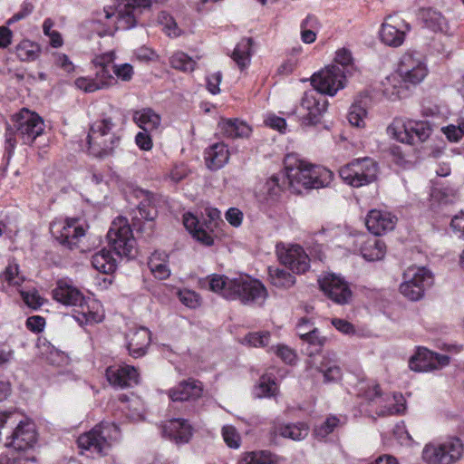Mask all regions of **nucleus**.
<instances>
[{"label":"nucleus","mask_w":464,"mask_h":464,"mask_svg":"<svg viewBox=\"0 0 464 464\" xmlns=\"http://www.w3.org/2000/svg\"><path fill=\"white\" fill-rule=\"evenodd\" d=\"M151 5L150 0H121L114 6L104 7L92 28L99 36L111 35L116 30H128L137 24L138 17Z\"/></svg>","instance_id":"1"},{"label":"nucleus","mask_w":464,"mask_h":464,"mask_svg":"<svg viewBox=\"0 0 464 464\" xmlns=\"http://www.w3.org/2000/svg\"><path fill=\"white\" fill-rule=\"evenodd\" d=\"M208 287L227 299H239L244 304H262L267 296L263 284L248 276L229 278L224 275L212 274L208 277Z\"/></svg>","instance_id":"2"},{"label":"nucleus","mask_w":464,"mask_h":464,"mask_svg":"<svg viewBox=\"0 0 464 464\" xmlns=\"http://www.w3.org/2000/svg\"><path fill=\"white\" fill-rule=\"evenodd\" d=\"M288 187L294 192H300L301 188H319L327 187L333 180L331 170L312 165L295 155H287L285 160V174Z\"/></svg>","instance_id":"3"},{"label":"nucleus","mask_w":464,"mask_h":464,"mask_svg":"<svg viewBox=\"0 0 464 464\" xmlns=\"http://www.w3.org/2000/svg\"><path fill=\"white\" fill-rule=\"evenodd\" d=\"M44 129V121L38 114L23 109L13 118V126L6 129L5 143L8 154H11L16 143L14 135L20 137L24 143L29 144L43 133Z\"/></svg>","instance_id":"4"},{"label":"nucleus","mask_w":464,"mask_h":464,"mask_svg":"<svg viewBox=\"0 0 464 464\" xmlns=\"http://www.w3.org/2000/svg\"><path fill=\"white\" fill-rule=\"evenodd\" d=\"M428 74V68L422 54L417 52H406L401 57L397 75H392L387 78V82L392 84L394 91L392 95L398 98L401 96V87H397V76L405 84L416 85L421 82Z\"/></svg>","instance_id":"5"},{"label":"nucleus","mask_w":464,"mask_h":464,"mask_svg":"<svg viewBox=\"0 0 464 464\" xmlns=\"http://www.w3.org/2000/svg\"><path fill=\"white\" fill-rule=\"evenodd\" d=\"M114 129L111 118H102L92 124L87 137L91 154L100 158L112 154L120 143V136Z\"/></svg>","instance_id":"6"},{"label":"nucleus","mask_w":464,"mask_h":464,"mask_svg":"<svg viewBox=\"0 0 464 464\" xmlns=\"http://www.w3.org/2000/svg\"><path fill=\"white\" fill-rule=\"evenodd\" d=\"M464 454V444L458 437H449L440 442L424 446L421 458L426 464H454Z\"/></svg>","instance_id":"7"},{"label":"nucleus","mask_w":464,"mask_h":464,"mask_svg":"<svg viewBox=\"0 0 464 464\" xmlns=\"http://www.w3.org/2000/svg\"><path fill=\"white\" fill-rule=\"evenodd\" d=\"M120 438L119 427L113 422H101L92 430L81 435L77 443L79 448L99 455H106L111 441Z\"/></svg>","instance_id":"8"},{"label":"nucleus","mask_w":464,"mask_h":464,"mask_svg":"<svg viewBox=\"0 0 464 464\" xmlns=\"http://www.w3.org/2000/svg\"><path fill=\"white\" fill-rule=\"evenodd\" d=\"M109 245L121 256L134 257L136 254V240L127 218H116L107 233Z\"/></svg>","instance_id":"9"},{"label":"nucleus","mask_w":464,"mask_h":464,"mask_svg":"<svg viewBox=\"0 0 464 464\" xmlns=\"http://www.w3.org/2000/svg\"><path fill=\"white\" fill-rule=\"evenodd\" d=\"M378 167L371 158L353 160L339 170L341 179L348 185L360 188L374 181L377 178Z\"/></svg>","instance_id":"10"},{"label":"nucleus","mask_w":464,"mask_h":464,"mask_svg":"<svg viewBox=\"0 0 464 464\" xmlns=\"http://www.w3.org/2000/svg\"><path fill=\"white\" fill-rule=\"evenodd\" d=\"M433 283L431 273L424 266H411L403 274L401 293L411 301H418Z\"/></svg>","instance_id":"11"},{"label":"nucleus","mask_w":464,"mask_h":464,"mask_svg":"<svg viewBox=\"0 0 464 464\" xmlns=\"http://www.w3.org/2000/svg\"><path fill=\"white\" fill-rule=\"evenodd\" d=\"M347 75L338 65H329L313 74L311 83L323 95L334 96L346 86Z\"/></svg>","instance_id":"12"},{"label":"nucleus","mask_w":464,"mask_h":464,"mask_svg":"<svg viewBox=\"0 0 464 464\" xmlns=\"http://www.w3.org/2000/svg\"><path fill=\"white\" fill-rule=\"evenodd\" d=\"M327 100L316 89L304 92L300 101L298 113L304 124H316L326 111Z\"/></svg>","instance_id":"13"},{"label":"nucleus","mask_w":464,"mask_h":464,"mask_svg":"<svg viewBox=\"0 0 464 464\" xmlns=\"http://www.w3.org/2000/svg\"><path fill=\"white\" fill-rule=\"evenodd\" d=\"M318 283L324 294L338 304H346L352 299L348 283L340 276L329 273L320 276Z\"/></svg>","instance_id":"14"},{"label":"nucleus","mask_w":464,"mask_h":464,"mask_svg":"<svg viewBox=\"0 0 464 464\" xmlns=\"http://www.w3.org/2000/svg\"><path fill=\"white\" fill-rule=\"evenodd\" d=\"M450 362V357L432 352L425 347H418L409 361V367L415 372H433L443 369Z\"/></svg>","instance_id":"15"},{"label":"nucleus","mask_w":464,"mask_h":464,"mask_svg":"<svg viewBox=\"0 0 464 464\" xmlns=\"http://www.w3.org/2000/svg\"><path fill=\"white\" fill-rule=\"evenodd\" d=\"M36 443V431L34 424L29 420H22L8 435L5 445L16 451L15 456H23L21 452L27 454Z\"/></svg>","instance_id":"16"},{"label":"nucleus","mask_w":464,"mask_h":464,"mask_svg":"<svg viewBox=\"0 0 464 464\" xmlns=\"http://www.w3.org/2000/svg\"><path fill=\"white\" fill-rule=\"evenodd\" d=\"M50 229L54 238L70 249L76 247L80 237L85 234L84 228L76 218L53 221Z\"/></svg>","instance_id":"17"},{"label":"nucleus","mask_w":464,"mask_h":464,"mask_svg":"<svg viewBox=\"0 0 464 464\" xmlns=\"http://www.w3.org/2000/svg\"><path fill=\"white\" fill-rule=\"evenodd\" d=\"M276 254L281 264L295 273L302 274L308 270L310 260L307 254L299 245L278 244Z\"/></svg>","instance_id":"18"},{"label":"nucleus","mask_w":464,"mask_h":464,"mask_svg":"<svg viewBox=\"0 0 464 464\" xmlns=\"http://www.w3.org/2000/svg\"><path fill=\"white\" fill-rule=\"evenodd\" d=\"M310 367L321 373L324 382H336L342 379L343 372L336 353L326 352L323 355L313 357Z\"/></svg>","instance_id":"19"},{"label":"nucleus","mask_w":464,"mask_h":464,"mask_svg":"<svg viewBox=\"0 0 464 464\" xmlns=\"http://www.w3.org/2000/svg\"><path fill=\"white\" fill-rule=\"evenodd\" d=\"M410 25L397 16L389 15L385 18L380 30L381 41L389 46H401L405 39Z\"/></svg>","instance_id":"20"},{"label":"nucleus","mask_w":464,"mask_h":464,"mask_svg":"<svg viewBox=\"0 0 464 464\" xmlns=\"http://www.w3.org/2000/svg\"><path fill=\"white\" fill-rule=\"evenodd\" d=\"M397 218L391 212L381 209H372L366 216L367 229L375 236H381L392 231L396 225Z\"/></svg>","instance_id":"21"},{"label":"nucleus","mask_w":464,"mask_h":464,"mask_svg":"<svg viewBox=\"0 0 464 464\" xmlns=\"http://www.w3.org/2000/svg\"><path fill=\"white\" fill-rule=\"evenodd\" d=\"M106 377L111 385L120 388L132 387L140 382L138 370L127 364L109 367Z\"/></svg>","instance_id":"22"},{"label":"nucleus","mask_w":464,"mask_h":464,"mask_svg":"<svg viewBox=\"0 0 464 464\" xmlns=\"http://www.w3.org/2000/svg\"><path fill=\"white\" fill-rule=\"evenodd\" d=\"M52 293L53 299L64 305L77 306L84 302L82 293L66 280L57 281Z\"/></svg>","instance_id":"23"},{"label":"nucleus","mask_w":464,"mask_h":464,"mask_svg":"<svg viewBox=\"0 0 464 464\" xmlns=\"http://www.w3.org/2000/svg\"><path fill=\"white\" fill-rule=\"evenodd\" d=\"M127 339V348L130 354L132 357L139 358L146 353L150 343V332L145 327L132 329L128 334Z\"/></svg>","instance_id":"24"},{"label":"nucleus","mask_w":464,"mask_h":464,"mask_svg":"<svg viewBox=\"0 0 464 464\" xmlns=\"http://www.w3.org/2000/svg\"><path fill=\"white\" fill-rule=\"evenodd\" d=\"M79 307L78 315L75 316L76 320L81 324L83 321L86 324H95L102 321L104 314L102 310V305L95 300L86 299L84 302L77 305Z\"/></svg>","instance_id":"25"},{"label":"nucleus","mask_w":464,"mask_h":464,"mask_svg":"<svg viewBox=\"0 0 464 464\" xmlns=\"http://www.w3.org/2000/svg\"><path fill=\"white\" fill-rule=\"evenodd\" d=\"M218 128L223 136L230 139L246 138L251 133V128L237 119H222Z\"/></svg>","instance_id":"26"},{"label":"nucleus","mask_w":464,"mask_h":464,"mask_svg":"<svg viewBox=\"0 0 464 464\" xmlns=\"http://www.w3.org/2000/svg\"><path fill=\"white\" fill-rule=\"evenodd\" d=\"M229 159V151L223 142H217L205 150V161L209 169L222 168Z\"/></svg>","instance_id":"27"},{"label":"nucleus","mask_w":464,"mask_h":464,"mask_svg":"<svg viewBox=\"0 0 464 464\" xmlns=\"http://www.w3.org/2000/svg\"><path fill=\"white\" fill-rule=\"evenodd\" d=\"M183 225L195 239L206 246L213 245L214 239L211 233L204 229L202 226L199 225L196 216L191 213L184 214Z\"/></svg>","instance_id":"28"},{"label":"nucleus","mask_w":464,"mask_h":464,"mask_svg":"<svg viewBox=\"0 0 464 464\" xmlns=\"http://www.w3.org/2000/svg\"><path fill=\"white\" fill-rule=\"evenodd\" d=\"M419 18L426 27L434 32H448V23L445 17L432 8H421L418 14Z\"/></svg>","instance_id":"29"},{"label":"nucleus","mask_w":464,"mask_h":464,"mask_svg":"<svg viewBox=\"0 0 464 464\" xmlns=\"http://www.w3.org/2000/svg\"><path fill=\"white\" fill-rule=\"evenodd\" d=\"M148 266L153 276L163 280L170 276L169 256L165 252L155 251L149 259Z\"/></svg>","instance_id":"30"},{"label":"nucleus","mask_w":464,"mask_h":464,"mask_svg":"<svg viewBox=\"0 0 464 464\" xmlns=\"http://www.w3.org/2000/svg\"><path fill=\"white\" fill-rule=\"evenodd\" d=\"M134 122L145 131L157 130L160 125V117L153 110L144 108L133 113Z\"/></svg>","instance_id":"31"},{"label":"nucleus","mask_w":464,"mask_h":464,"mask_svg":"<svg viewBox=\"0 0 464 464\" xmlns=\"http://www.w3.org/2000/svg\"><path fill=\"white\" fill-rule=\"evenodd\" d=\"M253 40L243 38L236 45L231 58L240 70L247 68L251 62Z\"/></svg>","instance_id":"32"},{"label":"nucleus","mask_w":464,"mask_h":464,"mask_svg":"<svg viewBox=\"0 0 464 464\" xmlns=\"http://www.w3.org/2000/svg\"><path fill=\"white\" fill-rule=\"evenodd\" d=\"M360 251L365 260L377 261L384 257L386 246L382 240L372 237L363 242Z\"/></svg>","instance_id":"33"},{"label":"nucleus","mask_w":464,"mask_h":464,"mask_svg":"<svg viewBox=\"0 0 464 464\" xmlns=\"http://www.w3.org/2000/svg\"><path fill=\"white\" fill-rule=\"evenodd\" d=\"M203 387L201 382L188 379L180 382L176 387V401L196 400L202 395Z\"/></svg>","instance_id":"34"},{"label":"nucleus","mask_w":464,"mask_h":464,"mask_svg":"<svg viewBox=\"0 0 464 464\" xmlns=\"http://www.w3.org/2000/svg\"><path fill=\"white\" fill-rule=\"evenodd\" d=\"M23 417L17 411H5L0 412V440L4 442L18 424L22 423Z\"/></svg>","instance_id":"35"},{"label":"nucleus","mask_w":464,"mask_h":464,"mask_svg":"<svg viewBox=\"0 0 464 464\" xmlns=\"http://www.w3.org/2000/svg\"><path fill=\"white\" fill-rule=\"evenodd\" d=\"M92 265L97 271L103 274H111L117 267L115 258L111 256V251L105 248L92 256Z\"/></svg>","instance_id":"36"},{"label":"nucleus","mask_w":464,"mask_h":464,"mask_svg":"<svg viewBox=\"0 0 464 464\" xmlns=\"http://www.w3.org/2000/svg\"><path fill=\"white\" fill-rule=\"evenodd\" d=\"M408 125L409 120H405L402 118H395L392 121V122L388 126L387 133L394 140L401 143L408 144V141L412 140V138L408 131Z\"/></svg>","instance_id":"37"},{"label":"nucleus","mask_w":464,"mask_h":464,"mask_svg":"<svg viewBox=\"0 0 464 464\" xmlns=\"http://www.w3.org/2000/svg\"><path fill=\"white\" fill-rule=\"evenodd\" d=\"M408 126L409 134L412 138L411 141H408L411 145L425 141L431 133V128L427 121L409 120Z\"/></svg>","instance_id":"38"},{"label":"nucleus","mask_w":464,"mask_h":464,"mask_svg":"<svg viewBox=\"0 0 464 464\" xmlns=\"http://www.w3.org/2000/svg\"><path fill=\"white\" fill-rule=\"evenodd\" d=\"M385 401L387 404L378 411L381 416L401 414L406 410L405 399L401 393L388 395Z\"/></svg>","instance_id":"39"},{"label":"nucleus","mask_w":464,"mask_h":464,"mask_svg":"<svg viewBox=\"0 0 464 464\" xmlns=\"http://www.w3.org/2000/svg\"><path fill=\"white\" fill-rule=\"evenodd\" d=\"M277 431L282 437L301 440L308 435L309 427L304 422H298L280 426Z\"/></svg>","instance_id":"40"},{"label":"nucleus","mask_w":464,"mask_h":464,"mask_svg":"<svg viewBox=\"0 0 464 464\" xmlns=\"http://www.w3.org/2000/svg\"><path fill=\"white\" fill-rule=\"evenodd\" d=\"M271 284L278 288H289L295 283V277L285 269L277 267L269 268Z\"/></svg>","instance_id":"41"},{"label":"nucleus","mask_w":464,"mask_h":464,"mask_svg":"<svg viewBox=\"0 0 464 464\" xmlns=\"http://www.w3.org/2000/svg\"><path fill=\"white\" fill-rule=\"evenodd\" d=\"M303 324H300L297 327V334L301 339L312 347V350L309 352L310 355H312V353L318 352L324 346L326 339L321 336L318 330L315 328L310 329L308 333H303Z\"/></svg>","instance_id":"42"},{"label":"nucleus","mask_w":464,"mask_h":464,"mask_svg":"<svg viewBox=\"0 0 464 464\" xmlns=\"http://www.w3.org/2000/svg\"><path fill=\"white\" fill-rule=\"evenodd\" d=\"M278 391V386L275 382V379L266 373L263 374L257 386L256 387V395L258 398L275 396Z\"/></svg>","instance_id":"43"},{"label":"nucleus","mask_w":464,"mask_h":464,"mask_svg":"<svg viewBox=\"0 0 464 464\" xmlns=\"http://www.w3.org/2000/svg\"><path fill=\"white\" fill-rule=\"evenodd\" d=\"M39 53V46L29 40L22 41L16 47L17 57L24 62L36 60Z\"/></svg>","instance_id":"44"},{"label":"nucleus","mask_w":464,"mask_h":464,"mask_svg":"<svg viewBox=\"0 0 464 464\" xmlns=\"http://www.w3.org/2000/svg\"><path fill=\"white\" fill-rule=\"evenodd\" d=\"M194 434V428L188 420L176 419V444L189 442Z\"/></svg>","instance_id":"45"},{"label":"nucleus","mask_w":464,"mask_h":464,"mask_svg":"<svg viewBox=\"0 0 464 464\" xmlns=\"http://www.w3.org/2000/svg\"><path fill=\"white\" fill-rule=\"evenodd\" d=\"M273 462L272 454L265 450L246 452L239 461L240 464H273Z\"/></svg>","instance_id":"46"},{"label":"nucleus","mask_w":464,"mask_h":464,"mask_svg":"<svg viewBox=\"0 0 464 464\" xmlns=\"http://www.w3.org/2000/svg\"><path fill=\"white\" fill-rule=\"evenodd\" d=\"M366 114L367 111L364 106L356 102L350 108L348 121L353 126L362 127L364 125Z\"/></svg>","instance_id":"47"},{"label":"nucleus","mask_w":464,"mask_h":464,"mask_svg":"<svg viewBox=\"0 0 464 464\" xmlns=\"http://www.w3.org/2000/svg\"><path fill=\"white\" fill-rule=\"evenodd\" d=\"M179 301L188 308L196 309L201 305V297L198 293L188 289H183L178 293Z\"/></svg>","instance_id":"48"},{"label":"nucleus","mask_w":464,"mask_h":464,"mask_svg":"<svg viewBox=\"0 0 464 464\" xmlns=\"http://www.w3.org/2000/svg\"><path fill=\"white\" fill-rule=\"evenodd\" d=\"M222 437L226 444L232 449H238L241 444V436L232 425H225L222 428Z\"/></svg>","instance_id":"49"},{"label":"nucleus","mask_w":464,"mask_h":464,"mask_svg":"<svg viewBox=\"0 0 464 464\" xmlns=\"http://www.w3.org/2000/svg\"><path fill=\"white\" fill-rule=\"evenodd\" d=\"M0 276L3 281L7 282L10 285H19L23 282L17 264H9Z\"/></svg>","instance_id":"50"},{"label":"nucleus","mask_w":464,"mask_h":464,"mask_svg":"<svg viewBox=\"0 0 464 464\" xmlns=\"http://www.w3.org/2000/svg\"><path fill=\"white\" fill-rule=\"evenodd\" d=\"M279 177L272 176L263 185L262 193L266 195L271 199L276 198L282 190V185L279 183Z\"/></svg>","instance_id":"51"},{"label":"nucleus","mask_w":464,"mask_h":464,"mask_svg":"<svg viewBox=\"0 0 464 464\" xmlns=\"http://www.w3.org/2000/svg\"><path fill=\"white\" fill-rule=\"evenodd\" d=\"M340 420L335 416L328 417L324 423L315 427L314 435L319 439H324L338 426Z\"/></svg>","instance_id":"52"},{"label":"nucleus","mask_w":464,"mask_h":464,"mask_svg":"<svg viewBox=\"0 0 464 464\" xmlns=\"http://www.w3.org/2000/svg\"><path fill=\"white\" fill-rule=\"evenodd\" d=\"M74 84L84 92H94L104 89V83H99L95 78L79 77L75 80Z\"/></svg>","instance_id":"53"},{"label":"nucleus","mask_w":464,"mask_h":464,"mask_svg":"<svg viewBox=\"0 0 464 464\" xmlns=\"http://www.w3.org/2000/svg\"><path fill=\"white\" fill-rule=\"evenodd\" d=\"M335 64L341 68L344 69L345 74L348 75L351 73V70L353 69V57L352 53L347 49H341L336 52L335 56Z\"/></svg>","instance_id":"54"},{"label":"nucleus","mask_w":464,"mask_h":464,"mask_svg":"<svg viewBox=\"0 0 464 464\" xmlns=\"http://www.w3.org/2000/svg\"><path fill=\"white\" fill-rule=\"evenodd\" d=\"M270 334L268 332L250 333L245 340L253 347H264L269 343Z\"/></svg>","instance_id":"55"},{"label":"nucleus","mask_w":464,"mask_h":464,"mask_svg":"<svg viewBox=\"0 0 464 464\" xmlns=\"http://www.w3.org/2000/svg\"><path fill=\"white\" fill-rule=\"evenodd\" d=\"M137 234H140L145 240L150 239L154 233V222L151 220L140 221L138 219L133 223Z\"/></svg>","instance_id":"56"},{"label":"nucleus","mask_w":464,"mask_h":464,"mask_svg":"<svg viewBox=\"0 0 464 464\" xmlns=\"http://www.w3.org/2000/svg\"><path fill=\"white\" fill-rule=\"evenodd\" d=\"M95 79L99 83H104V89L112 85L115 82V79L111 74L112 68L95 67Z\"/></svg>","instance_id":"57"},{"label":"nucleus","mask_w":464,"mask_h":464,"mask_svg":"<svg viewBox=\"0 0 464 464\" xmlns=\"http://www.w3.org/2000/svg\"><path fill=\"white\" fill-rule=\"evenodd\" d=\"M196 63L184 53H176V70L182 72H192Z\"/></svg>","instance_id":"58"},{"label":"nucleus","mask_w":464,"mask_h":464,"mask_svg":"<svg viewBox=\"0 0 464 464\" xmlns=\"http://www.w3.org/2000/svg\"><path fill=\"white\" fill-rule=\"evenodd\" d=\"M112 72L118 79L125 82H129L133 75V68L130 63L114 65L112 67Z\"/></svg>","instance_id":"59"},{"label":"nucleus","mask_w":464,"mask_h":464,"mask_svg":"<svg viewBox=\"0 0 464 464\" xmlns=\"http://www.w3.org/2000/svg\"><path fill=\"white\" fill-rule=\"evenodd\" d=\"M115 59V54L113 52H107L100 55H96L92 63L94 67H103V68H112L113 61Z\"/></svg>","instance_id":"60"},{"label":"nucleus","mask_w":464,"mask_h":464,"mask_svg":"<svg viewBox=\"0 0 464 464\" xmlns=\"http://www.w3.org/2000/svg\"><path fill=\"white\" fill-rule=\"evenodd\" d=\"M271 349L286 363H292L295 360V353L294 351L285 345H277Z\"/></svg>","instance_id":"61"},{"label":"nucleus","mask_w":464,"mask_h":464,"mask_svg":"<svg viewBox=\"0 0 464 464\" xmlns=\"http://www.w3.org/2000/svg\"><path fill=\"white\" fill-rule=\"evenodd\" d=\"M222 81V73L216 72L207 76V88L212 94H218L220 92L219 84Z\"/></svg>","instance_id":"62"},{"label":"nucleus","mask_w":464,"mask_h":464,"mask_svg":"<svg viewBox=\"0 0 464 464\" xmlns=\"http://www.w3.org/2000/svg\"><path fill=\"white\" fill-rule=\"evenodd\" d=\"M315 21L314 16H307V18L302 23V33L301 38L302 41L305 44H312L316 39V34L313 30L306 29L305 27Z\"/></svg>","instance_id":"63"},{"label":"nucleus","mask_w":464,"mask_h":464,"mask_svg":"<svg viewBox=\"0 0 464 464\" xmlns=\"http://www.w3.org/2000/svg\"><path fill=\"white\" fill-rule=\"evenodd\" d=\"M158 22L160 25H162V30L165 32V34L168 36H171L172 33L174 32L173 17L166 12H160L158 16Z\"/></svg>","instance_id":"64"}]
</instances>
